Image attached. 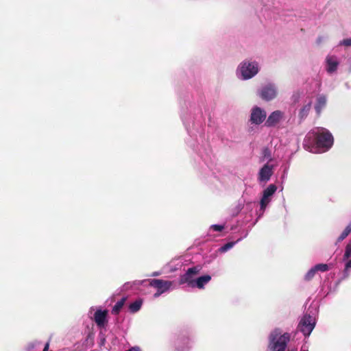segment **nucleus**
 <instances>
[{"label": "nucleus", "mask_w": 351, "mask_h": 351, "mask_svg": "<svg viewBox=\"0 0 351 351\" xmlns=\"http://www.w3.org/2000/svg\"><path fill=\"white\" fill-rule=\"evenodd\" d=\"M259 71V64L254 60H245L237 68V75L243 80H247L255 76Z\"/></svg>", "instance_id": "39448f33"}, {"label": "nucleus", "mask_w": 351, "mask_h": 351, "mask_svg": "<svg viewBox=\"0 0 351 351\" xmlns=\"http://www.w3.org/2000/svg\"><path fill=\"white\" fill-rule=\"evenodd\" d=\"M351 232V221L347 225L343 231L341 233V234L338 237L336 241V245L339 243L343 241Z\"/></svg>", "instance_id": "aec40b11"}, {"label": "nucleus", "mask_w": 351, "mask_h": 351, "mask_svg": "<svg viewBox=\"0 0 351 351\" xmlns=\"http://www.w3.org/2000/svg\"><path fill=\"white\" fill-rule=\"evenodd\" d=\"M288 351H296L295 350H289Z\"/></svg>", "instance_id": "4c0bfd02"}, {"label": "nucleus", "mask_w": 351, "mask_h": 351, "mask_svg": "<svg viewBox=\"0 0 351 351\" xmlns=\"http://www.w3.org/2000/svg\"><path fill=\"white\" fill-rule=\"evenodd\" d=\"M326 104V97L324 95H319L317 98V102L315 106V110L317 114H320L322 110Z\"/></svg>", "instance_id": "f3484780"}, {"label": "nucleus", "mask_w": 351, "mask_h": 351, "mask_svg": "<svg viewBox=\"0 0 351 351\" xmlns=\"http://www.w3.org/2000/svg\"><path fill=\"white\" fill-rule=\"evenodd\" d=\"M126 300L127 297H123L120 300L117 301L112 308V314L118 315L120 313Z\"/></svg>", "instance_id": "6ab92c4d"}, {"label": "nucleus", "mask_w": 351, "mask_h": 351, "mask_svg": "<svg viewBox=\"0 0 351 351\" xmlns=\"http://www.w3.org/2000/svg\"><path fill=\"white\" fill-rule=\"evenodd\" d=\"M266 112L259 107H254L250 115V121L256 125L262 123L266 119Z\"/></svg>", "instance_id": "9b49d317"}, {"label": "nucleus", "mask_w": 351, "mask_h": 351, "mask_svg": "<svg viewBox=\"0 0 351 351\" xmlns=\"http://www.w3.org/2000/svg\"><path fill=\"white\" fill-rule=\"evenodd\" d=\"M314 267H315V269H316L317 272V271L324 272V271L329 270V269H330L329 265L327 264H325V263L317 264Z\"/></svg>", "instance_id": "393cba45"}, {"label": "nucleus", "mask_w": 351, "mask_h": 351, "mask_svg": "<svg viewBox=\"0 0 351 351\" xmlns=\"http://www.w3.org/2000/svg\"><path fill=\"white\" fill-rule=\"evenodd\" d=\"M271 199L269 197H267L266 195H262V197L260 200V209H259V214H258V218L261 217L266 208L268 206L269 203L271 202Z\"/></svg>", "instance_id": "dca6fc26"}, {"label": "nucleus", "mask_w": 351, "mask_h": 351, "mask_svg": "<svg viewBox=\"0 0 351 351\" xmlns=\"http://www.w3.org/2000/svg\"><path fill=\"white\" fill-rule=\"evenodd\" d=\"M127 351H141V349L138 346L132 347V348L128 350Z\"/></svg>", "instance_id": "2f4dec72"}, {"label": "nucleus", "mask_w": 351, "mask_h": 351, "mask_svg": "<svg viewBox=\"0 0 351 351\" xmlns=\"http://www.w3.org/2000/svg\"><path fill=\"white\" fill-rule=\"evenodd\" d=\"M334 138L332 134L324 128H315L305 136L304 148L311 152H325L331 148Z\"/></svg>", "instance_id": "f257e3e1"}, {"label": "nucleus", "mask_w": 351, "mask_h": 351, "mask_svg": "<svg viewBox=\"0 0 351 351\" xmlns=\"http://www.w3.org/2000/svg\"><path fill=\"white\" fill-rule=\"evenodd\" d=\"M223 229H224L223 225L213 224V225L210 226V230H212L216 231V232H221Z\"/></svg>", "instance_id": "c85d7f7f"}, {"label": "nucleus", "mask_w": 351, "mask_h": 351, "mask_svg": "<svg viewBox=\"0 0 351 351\" xmlns=\"http://www.w3.org/2000/svg\"><path fill=\"white\" fill-rule=\"evenodd\" d=\"M245 201L239 200L237 206L235 208V210L234 211V215H237L243 208Z\"/></svg>", "instance_id": "cd10ccee"}, {"label": "nucleus", "mask_w": 351, "mask_h": 351, "mask_svg": "<svg viewBox=\"0 0 351 351\" xmlns=\"http://www.w3.org/2000/svg\"><path fill=\"white\" fill-rule=\"evenodd\" d=\"M143 304V300L139 298L135 300L134 302L130 303L128 306V311L131 313H135L138 312Z\"/></svg>", "instance_id": "a211bd4d"}, {"label": "nucleus", "mask_w": 351, "mask_h": 351, "mask_svg": "<svg viewBox=\"0 0 351 351\" xmlns=\"http://www.w3.org/2000/svg\"><path fill=\"white\" fill-rule=\"evenodd\" d=\"M241 240V239L240 238V239H237L236 241H230V242L226 243L225 245H222L221 247H220L218 249V252L220 253H225V252H228V250L232 249L234 246V245Z\"/></svg>", "instance_id": "4be33fe9"}, {"label": "nucleus", "mask_w": 351, "mask_h": 351, "mask_svg": "<svg viewBox=\"0 0 351 351\" xmlns=\"http://www.w3.org/2000/svg\"><path fill=\"white\" fill-rule=\"evenodd\" d=\"M147 283L149 286L156 289V292L154 294V298H156L162 293L174 289V282L169 280H164L162 279H149L145 280H136L133 282L134 285H141Z\"/></svg>", "instance_id": "20e7f679"}, {"label": "nucleus", "mask_w": 351, "mask_h": 351, "mask_svg": "<svg viewBox=\"0 0 351 351\" xmlns=\"http://www.w3.org/2000/svg\"><path fill=\"white\" fill-rule=\"evenodd\" d=\"M89 316L93 319L97 327L99 328H104L108 322L107 315L108 311L97 308L95 310L94 306L90 308L88 311Z\"/></svg>", "instance_id": "423d86ee"}, {"label": "nucleus", "mask_w": 351, "mask_h": 351, "mask_svg": "<svg viewBox=\"0 0 351 351\" xmlns=\"http://www.w3.org/2000/svg\"><path fill=\"white\" fill-rule=\"evenodd\" d=\"M131 287H132V285L130 282H126L123 285V289L128 290Z\"/></svg>", "instance_id": "7c9ffc66"}, {"label": "nucleus", "mask_w": 351, "mask_h": 351, "mask_svg": "<svg viewBox=\"0 0 351 351\" xmlns=\"http://www.w3.org/2000/svg\"><path fill=\"white\" fill-rule=\"evenodd\" d=\"M291 339V334L280 328H274L268 335V349L271 351H285Z\"/></svg>", "instance_id": "f03ea898"}, {"label": "nucleus", "mask_w": 351, "mask_h": 351, "mask_svg": "<svg viewBox=\"0 0 351 351\" xmlns=\"http://www.w3.org/2000/svg\"><path fill=\"white\" fill-rule=\"evenodd\" d=\"M339 64V60L335 56H328L326 58V71L332 74L335 73Z\"/></svg>", "instance_id": "ddd939ff"}, {"label": "nucleus", "mask_w": 351, "mask_h": 351, "mask_svg": "<svg viewBox=\"0 0 351 351\" xmlns=\"http://www.w3.org/2000/svg\"><path fill=\"white\" fill-rule=\"evenodd\" d=\"M245 201L239 200L237 206L235 208V210L234 211V215H237L243 208Z\"/></svg>", "instance_id": "bb28decb"}, {"label": "nucleus", "mask_w": 351, "mask_h": 351, "mask_svg": "<svg viewBox=\"0 0 351 351\" xmlns=\"http://www.w3.org/2000/svg\"><path fill=\"white\" fill-rule=\"evenodd\" d=\"M274 165L268 162L265 164L258 171L257 180L260 184H265L274 173Z\"/></svg>", "instance_id": "6e6552de"}, {"label": "nucleus", "mask_w": 351, "mask_h": 351, "mask_svg": "<svg viewBox=\"0 0 351 351\" xmlns=\"http://www.w3.org/2000/svg\"><path fill=\"white\" fill-rule=\"evenodd\" d=\"M182 120H183V123L185 125H186V121L185 119H184V117H182ZM186 128H187V126H186Z\"/></svg>", "instance_id": "f704fd0d"}, {"label": "nucleus", "mask_w": 351, "mask_h": 351, "mask_svg": "<svg viewBox=\"0 0 351 351\" xmlns=\"http://www.w3.org/2000/svg\"><path fill=\"white\" fill-rule=\"evenodd\" d=\"M211 280V276L208 274L204 275L196 278L195 281L192 282V288H197L199 289H204L206 284H208Z\"/></svg>", "instance_id": "2eb2a0df"}, {"label": "nucleus", "mask_w": 351, "mask_h": 351, "mask_svg": "<svg viewBox=\"0 0 351 351\" xmlns=\"http://www.w3.org/2000/svg\"><path fill=\"white\" fill-rule=\"evenodd\" d=\"M300 351H308V350H305V349H301Z\"/></svg>", "instance_id": "e433bc0d"}, {"label": "nucleus", "mask_w": 351, "mask_h": 351, "mask_svg": "<svg viewBox=\"0 0 351 351\" xmlns=\"http://www.w3.org/2000/svg\"><path fill=\"white\" fill-rule=\"evenodd\" d=\"M317 271L316 269H315V267L313 266V267H311L308 271V272L306 274V275L304 276V279L306 280H311L315 274H316Z\"/></svg>", "instance_id": "a878e982"}, {"label": "nucleus", "mask_w": 351, "mask_h": 351, "mask_svg": "<svg viewBox=\"0 0 351 351\" xmlns=\"http://www.w3.org/2000/svg\"><path fill=\"white\" fill-rule=\"evenodd\" d=\"M339 45L351 46V38L340 41Z\"/></svg>", "instance_id": "c756f323"}, {"label": "nucleus", "mask_w": 351, "mask_h": 351, "mask_svg": "<svg viewBox=\"0 0 351 351\" xmlns=\"http://www.w3.org/2000/svg\"><path fill=\"white\" fill-rule=\"evenodd\" d=\"M202 267L200 265H196L189 268L186 272L180 276V284H187L189 287L192 285V282L195 281L196 276L199 274Z\"/></svg>", "instance_id": "0eeeda50"}, {"label": "nucleus", "mask_w": 351, "mask_h": 351, "mask_svg": "<svg viewBox=\"0 0 351 351\" xmlns=\"http://www.w3.org/2000/svg\"><path fill=\"white\" fill-rule=\"evenodd\" d=\"M177 269H178V268H176V267H175V268H171V269H170V270H171V271H173L176 270Z\"/></svg>", "instance_id": "c9c22d12"}, {"label": "nucleus", "mask_w": 351, "mask_h": 351, "mask_svg": "<svg viewBox=\"0 0 351 351\" xmlns=\"http://www.w3.org/2000/svg\"><path fill=\"white\" fill-rule=\"evenodd\" d=\"M342 261L344 263V269L341 277L343 280L349 276L351 270V239L346 245Z\"/></svg>", "instance_id": "1a4fd4ad"}, {"label": "nucleus", "mask_w": 351, "mask_h": 351, "mask_svg": "<svg viewBox=\"0 0 351 351\" xmlns=\"http://www.w3.org/2000/svg\"><path fill=\"white\" fill-rule=\"evenodd\" d=\"M252 202H247L246 204V207L247 209H252Z\"/></svg>", "instance_id": "473e14b6"}, {"label": "nucleus", "mask_w": 351, "mask_h": 351, "mask_svg": "<svg viewBox=\"0 0 351 351\" xmlns=\"http://www.w3.org/2000/svg\"><path fill=\"white\" fill-rule=\"evenodd\" d=\"M262 161L269 162L272 160L271 151L268 148H264L262 151Z\"/></svg>", "instance_id": "b1692460"}, {"label": "nucleus", "mask_w": 351, "mask_h": 351, "mask_svg": "<svg viewBox=\"0 0 351 351\" xmlns=\"http://www.w3.org/2000/svg\"><path fill=\"white\" fill-rule=\"evenodd\" d=\"M277 95V88L274 84H267L263 86L259 93L260 97L266 101L274 99Z\"/></svg>", "instance_id": "9d476101"}, {"label": "nucleus", "mask_w": 351, "mask_h": 351, "mask_svg": "<svg viewBox=\"0 0 351 351\" xmlns=\"http://www.w3.org/2000/svg\"><path fill=\"white\" fill-rule=\"evenodd\" d=\"M317 314V306H311L300 319L298 326V330L301 332L305 337H308L314 329L316 324Z\"/></svg>", "instance_id": "7ed1b4c3"}, {"label": "nucleus", "mask_w": 351, "mask_h": 351, "mask_svg": "<svg viewBox=\"0 0 351 351\" xmlns=\"http://www.w3.org/2000/svg\"><path fill=\"white\" fill-rule=\"evenodd\" d=\"M160 274H159L158 272H154L153 273L151 276H159Z\"/></svg>", "instance_id": "72a5a7b5"}, {"label": "nucleus", "mask_w": 351, "mask_h": 351, "mask_svg": "<svg viewBox=\"0 0 351 351\" xmlns=\"http://www.w3.org/2000/svg\"><path fill=\"white\" fill-rule=\"evenodd\" d=\"M283 117V112L280 110L274 111L269 115L266 120L265 125L268 127L275 126L282 119Z\"/></svg>", "instance_id": "f8f14e48"}, {"label": "nucleus", "mask_w": 351, "mask_h": 351, "mask_svg": "<svg viewBox=\"0 0 351 351\" xmlns=\"http://www.w3.org/2000/svg\"><path fill=\"white\" fill-rule=\"evenodd\" d=\"M175 345L177 351H189L192 347V342L189 337H182L178 338Z\"/></svg>", "instance_id": "4468645a"}, {"label": "nucleus", "mask_w": 351, "mask_h": 351, "mask_svg": "<svg viewBox=\"0 0 351 351\" xmlns=\"http://www.w3.org/2000/svg\"><path fill=\"white\" fill-rule=\"evenodd\" d=\"M311 101H308L306 104H305L303 108L300 110L299 116L301 119L305 118L311 109Z\"/></svg>", "instance_id": "5701e85b"}, {"label": "nucleus", "mask_w": 351, "mask_h": 351, "mask_svg": "<svg viewBox=\"0 0 351 351\" xmlns=\"http://www.w3.org/2000/svg\"><path fill=\"white\" fill-rule=\"evenodd\" d=\"M277 191V186L274 184H269L265 189L263 191V195H266L267 197L272 199V197Z\"/></svg>", "instance_id": "412c9836"}]
</instances>
